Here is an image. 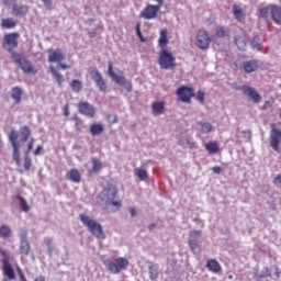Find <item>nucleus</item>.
Returning <instances> with one entry per match:
<instances>
[{
  "instance_id": "obj_1",
  "label": "nucleus",
  "mask_w": 281,
  "mask_h": 281,
  "mask_svg": "<svg viewBox=\"0 0 281 281\" xmlns=\"http://www.w3.org/2000/svg\"><path fill=\"white\" fill-rule=\"evenodd\" d=\"M9 142L11 143L12 146V159L15 161V166L18 167L16 171L20 175H23L24 172H29V170H32V158L30 157V153H32V149L34 148V144L36 139L31 138L26 151L24 154V159L23 164H21V147L23 146L22 142H19V133L14 130H12L9 133Z\"/></svg>"
},
{
  "instance_id": "obj_2",
  "label": "nucleus",
  "mask_w": 281,
  "mask_h": 281,
  "mask_svg": "<svg viewBox=\"0 0 281 281\" xmlns=\"http://www.w3.org/2000/svg\"><path fill=\"white\" fill-rule=\"evenodd\" d=\"M169 43L168 29H161L158 38V47L160 48L158 53V65L160 69H175L177 67V58L168 50Z\"/></svg>"
},
{
  "instance_id": "obj_3",
  "label": "nucleus",
  "mask_w": 281,
  "mask_h": 281,
  "mask_svg": "<svg viewBox=\"0 0 281 281\" xmlns=\"http://www.w3.org/2000/svg\"><path fill=\"white\" fill-rule=\"evenodd\" d=\"M79 218L87 227L88 232L94 236V238H99L100 240H104L106 238V235L104 234V228L102 227V224L98 223V221L91 218L89 215L81 213L79 215Z\"/></svg>"
},
{
  "instance_id": "obj_4",
  "label": "nucleus",
  "mask_w": 281,
  "mask_h": 281,
  "mask_svg": "<svg viewBox=\"0 0 281 281\" xmlns=\"http://www.w3.org/2000/svg\"><path fill=\"white\" fill-rule=\"evenodd\" d=\"M102 201H105L106 205H112L116 210H121L122 201L117 199V187L113 183H108L101 192Z\"/></svg>"
},
{
  "instance_id": "obj_5",
  "label": "nucleus",
  "mask_w": 281,
  "mask_h": 281,
  "mask_svg": "<svg viewBox=\"0 0 281 281\" xmlns=\"http://www.w3.org/2000/svg\"><path fill=\"white\" fill-rule=\"evenodd\" d=\"M103 265L106 267L110 273L119 276V273H122V271H126V269H128V265H131V262L124 257H119L114 261L104 260Z\"/></svg>"
},
{
  "instance_id": "obj_6",
  "label": "nucleus",
  "mask_w": 281,
  "mask_h": 281,
  "mask_svg": "<svg viewBox=\"0 0 281 281\" xmlns=\"http://www.w3.org/2000/svg\"><path fill=\"white\" fill-rule=\"evenodd\" d=\"M19 36H21V35L18 32L7 33L3 36L2 47H3V49H7V52H9V54H11V58H12V54H16V52H14V49H16V47H19Z\"/></svg>"
},
{
  "instance_id": "obj_7",
  "label": "nucleus",
  "mask_w": 281,
  "mask_h": 281,
  "mask_svg": "<svg viewBox=\"0 0 281 281\" xmlns=\"http://www.w3.org/2000/svg\"><path fill=\"white\" fill-rule=\"evenodd\" d=\"M12 59L19 65L24 74H31L33 76L37 74L38 70L30 63V60H27V58H25V56L19 53H12Z\"/></svg>"
},
{
  "instance_id": "obj_8",
  "label": "nucleus",
  "mask_w": 281,
  "mask_h": 281,
  "mask_svg": "<svg viewBox=\"0 0 281 281\" xmlns=\"http://www.w3.org/2000/svg\"><path fill=\"white\" fill-rule=\"evenodd\" d=\"M108 76H110V78H112L116 85L124 87L126 91H133V83L127 80L126 77L115 74V71H113V63L111 61L108 64Z\"/></svg>"
},
{
  "instance_id": "obj_9",
  "label": "nucleus",
  "mask_w": 281,
  "mask_h": 281,
  "mask_svg": "<svg viewBox=\"0 0 281 281\" xmlns=\"http://www.w3.org/2000/svg\"><path fill=\"white\" fill-rule=\"evenodd\" d=\"M210 43H212V37L205 29H199L195 35V46L199 49H209Z\"/></svg>"
},
{
  "instance_id": "obj_10",
  "label": "nucleus",
  "mask_w": 281,
  "mask_h": 281,
  "mask_svg": "<svg viewBox=\"0 0 281 281\" xmlns=\"http://www.w3.org/2000/svg\"><path fill=\"white\" fill-rule=\"evenodd\" d=\"M0 255L2 256L3 276H7L9 280H16V274L14 273V268H12V265L10 263L8 251L0 250Z\"/></svg>"
},
{
  "instance_id": "obj_11",
  "label": "nucleus",
  "mask_w": 281,
  "mask_h": 281,
  "mask_svg": "<svg viewBox=\"0 0 281 281\" xmlns=\"http://www.w3.org/2000/svg\"><path fill=\"white\" fill-rule=\"evenodd\" d=\"M180 102H184L186 104H190L192 102V98H194V88L188 86H181L176 91Z\"/></svg>"
},
{
  "instance_id": "obj_12",
  "label": "nucleus",
  "mask_w": 281,
  "mask_h": 281,
  "mask_svg": "<svg viewBox=\"0 0 281 281\" xmlns=\"http://www.w3.org/2000/svg\"><path fill=\"white\" fill-rule=\"evenodd\" d=\"M269 144L276 153L280 151L281 131H280V128L276 127V124L271 125V131H270V136H269Z\"/></svg>"
},
{
  "instance_id": "obj_13",
  "label": "nucleus",
  "mask_w": 281,
  "mask_h": 281,
  "mask_svg": "<svg viewBox=\"0 0 281 281\" xmlns=\"http://www.w3.org/2000/svg\"><path fill=\"white\" fill-rule=\"evenodd\" d=\"M78 113L85 115L86 117H95V106L87 101H80L77 104Z\"/></svg>"
},
{
  "instance_id": "obj_14",
  "label": "nucleus",
  "mask_w": 281,
  "mask_h": 281,
  "mask_svg": "<svg viewBox=\"0 0 281 281\" xmlns=\"http://www.w3.org/2000/svg\"><path fill=\"white\" fill-rule=\"evenodd\" d=\"M89 74L92 80L95 82L97 87H99V91L102 93H106V81L102 78V74H100L97 68H90Z\"/></svg>"
},
{
  "instance_id": "obj_15",
  "label": "nucleus",
  "mask_w": 281,
  "mask_h": 281,
  "mask_svg": "<svg viewBox=\"0 0 281 281\" xmlns=\"http://www.w3.org/2000/svg\"><path fill=\"white\" fill-rule=\"evenodd\" d=\"M240 89L245 95H249L250 100H252V102L255 104H260L262 97H260V93H258V91H256V89H254L249 86H241Z\"/></svg>"
},
{
  "instance_id": "obj_16",
  "label": "nucleus",
  "mask_w": 281,
  "mask_h": 281,
  "mask_svg": "<svg viewBox=\"0 0 281 281\" xmlns=\"http://www.w3.org/2000/svg\"><path fill=\"white\" fill-rule=\"evenodd\" d=\"M49 55H48V63H63L65 60V53L63 49L57 48L55 50L48 49Z\"/></svg>"
},
{
  "instance_id": "obj_17",
  "label": "nucleus",
  "mask_w": 281,
  "mask_h": 281,
  "mask_svg": "<svg viewBox=\"0 0 281 281\" xmlns=\"http://www.w3.org/2000/svg\"><path fill=\"white\" fill-rule=\"evenodd\" d=\"M66 179L72 181V183H80L82 181V173L76 168H72L66 172Z\"/></svg>"
},
{
  "instance_id": "obj_18",
  "label": "nucleus",
  "mask_w": 281,
  "mask_h": 281,
  "mask_svg": "<svg viewBox=\"0 0 281 281\" xmlns=\"http://www.w3.org/2000/svg\"><path fill=\"white\" fill-rule=\"evenodd\" d=\"M31 250H32V247L30 246V241L27 240V236L23 235L21 237L20 248H19V251H20L21 256H30Z\"/></svg>"
},
{
  "instance_id": "obj_19",
  "label": "nucleus",
  "mask_w": 281,
  "mask_h": 281,
  "mask_svg": "<svg viewBox=\"0 0 281 281\" xmlns=\"http://www.w3.org/2000/svg\"><path fill=\"white\" fill-rule=\"evenodd\" d=\"M206 269L211 271V273H221L223 271V268L221 267V263L216 259H209L206 261Z\"/></svg>"
},
{
  "instance_id": "obj_20",
  "label": "nucleus",
  "mask_w": 281,
  "mask_h": 281,
  "mask_svg": "<svg viewBox=\"0 0 281 281\" xmlns=\"http://www.w3.org/2000/svg\"><path fill=\"white\" fill-rule=\"evenodd\" d=\"M243 69L246 74H254V71L258 70V60H247L243 63Z\"/></svg>"
},
{
  "instance_id": "obj_21",
  "label": "nucleus",
  "mask_w": 281,
  "mask_h": 281,
  "mask_svg": "<svg viewBox=\"0 0 281 281\" xmlns=\"http://www.w3.org/2000/svg\"><path fill=\"white\" fill-rule=\"evenodd\" d=\"M166 110V102L155 101L151 103V113L153 115H161Z\"/></svg>"
},
{
  "instance_id": "obj_22",
  "label": "nucleus",
  "mask_w": 281,
  "mask_h": 281,
  "mask_svg": "<svg viewBox=\"0 0 281 281\" xmlns=\"http://www.w3.org/2000/svg\"><path fill=\"white\" fill-rule=\"evenodd\" d=\"M12 12L15 16H25L27 12H30V7L22 4V5H16V2L12 4Z\"/></svg>"
},
{
  "instance_id": "obj_23",
  "label": "nucleus",
  "mask_w": 281,
  "mask_h": 281,
  "mask_svg": "<svg viewBox=\"0 0 281 281\" xmlns=\"http://www.w3.org/2000/svg\"><path fill=\"white\" fill-rule=\"evenodd\" d=\"M233 15L239 23L245 21V11H243V8H240L238 4L233 5Z\"/></svg>"
},
{
  "instance_id": "obj_24",
  "label": "nucleus",
  "mask_w": 281,
  "mask_h": 281,
  "mask_svg": "<svg viewBox=\"0 0 281 281\" xmlns=\"http://www.w3.org/2000/svg\"><path fill=\"white\" fill-rule=\"evenodd\" d=\"M11 98L14 100L15 104H21V100L23 98V89L13 87L11 90Z\"/></svg>"
},
{
  "instance_id": "obj_25",
  "label": "nucleus",
  "mask_w": 281,
  "mask_h": 281,
  "mask_svg": "<svg viewBox=\"0 0 281 281\" xmlns=\"http://www.w3.org/2000/svg\"><path fill=\"white\" fill-rule=\"evenodd\" d=\"M271 16H272V21H274V23L277 25L281 24V8L278 5H272L271 7Z\"/></svg>"
},
{
  "instance_id": "obj_26",
  "label": "nucleus",
  "mask_w": 281,
  "mask_h": 281,
  "mask_svg": "<svg viewBox=\"0 0 281 281\" xmlns=\"http://www.w3.org/2000/svg\"><path fill=\"white\" fill-rule=\"evenodd\" d=\"M104 133V125L101 123H93L90 125V134L92 137H95V135H102Z\"/></svg>"
},
{
  "instance_id": "obj_27",
  "label": "nucleus",
  "mask_w": 281,
  "mask_h": 281,
  "mask_svg": "<svg viewBox=\"0 0 281 281\" xmlns=\"http://www.w3.org/2000/svg\"><path fill=\"white\" fill-rule=\"evenodd\" d=\"M20 135H22V139L20 142L25 144V142L32 137V130H30L27 125H24L20 128Z\"/></svg>"
},
{
  "instance_id": "obj_28",
  "label": "nucleus",
  "mask_w": 281,
  "mask_h": 281,
  "mask_svg": "<svg viewBox=\"0 0 281 281\" xmlns=\"http://www.w3.org/2000/svg\"><path fill=\"white\" fill-rule=\"evenodd\" d=\"M1 27L3 30H12V29L16 27V21H14L12 18L2 19Z\"/></svg>"
},
{
  "instance_id": "obj_29",
  "label": "nucleus",
  "mask_w": 281,
  "mask_h": 281,
  "mask_svg": "<svg viewBox=\"0 0 281 281\" xmlns=\"http://www.w3.org/2000/svg\"><path fill=\"white\" fill-rule=\"evenodd\" d=\"M10 236H12V228L7 224L1 225L0 238H3L5 240L7 238H10Z\"/></svg>"
},
{
  "instance_id": "obj_30",
  "label": "nucleus",
  "mask_w": 281,
  "mask_h": 281,
  "mask_svg": "<svg viewBox=\"0 0 281 281\" xmlns=\"http://www.w3.org/2000/svg\"><path fill=\"white\" fill-rule=\"evenodd\" d=\"M134 176L137 177L140 181H146L148 179V171L143 168H135Z\"/></svg>"
},
{
  "instance_id": "obj_31",
  "label": "nucleus",
  "mask_w": 281,
  "mask_h": 281,
  "mask_svg": "<svg viewBox=\"0 0 281 281\" xmlns=\"http://www.w3.org/2000/svg\"><path fill=\"white\" fill-rule=\"evenodd\" d=\"M204 148L211 155H216V153H218V143L217 142H209L205 144Z\"/></svg>"
},
{
  "instance_id": "obj_32",
  "label": "nucleus",
  "mask_w": 281,
  "mask_h": 281,
  "mask_svg": "<svg viewBox=\"0 0 281 281\" xmlns=\"http://www.w3.org/2000/svg\"><path fill=\"white\" fill-rule=\"evenodd\" d=\"M49 71L54 76L58 87H63V75H60V72H58V70L54 66L49 67Z\"/></svg>"
},
{
  "instance_id": "obj_33",
  "label": "nucleus",
  "mask_w": 281,
  "mask_h": 281,
  "mask_svg": "<svg viewBox=\"0 0 281 281\" xmlns=\"http://www.w3.org/2000/svg\"><path fill=\"white\" fill-rule=\"evenodd\" d=\"M71 121L75 122V131H77V133H80V131L85 128V122L82 121V119H80V116L74 115L71 117Z\"/></svg>"
},
{
  "instance_id": "obj_34",
  "label": "nucleus",
  "mask_w": 281,
  "mask_h": 281,
  "mask_svg": "<svg viewBox=\"0 0 281 281\" xmlns=\"http://www.w3.org/2000/svg\"><path fill=\"white\" fill-rule=\"evenodd\" d=\"M92 169L91 172L98 173L102 170V160L98 158H91Z\"/></svg>"
},
{
  "instance_id": "obj_35",
  "label": "nucleus",
  "mask_w": 281,
  "mask_h": 281,
  "mask_svg": "<svg viewBox=\"0 0 281 281\" xmlns=\"http://www.w3.org/2000/svg\"><path fill=\"white\" fill-rule=\"evenodd\" d=\"M70 87H71V90H72L75 93H80V91H82V81H81V80H78V79H74V80L70 82Z\"/></svg>"
},
{
  "instance_id": "obj_36",
  "label": "nucleus",
  "mask_w": 281,
  "mask_h": 281,
  "mask_svg": "<svg viewBox=\"0 0 281 281\" xmlns=\"http://www.w3.org/2000/svg\"><path fill=\"white\" fill-rule=\"evenodd\" d=\"M199 126L201 127L202 133H212V131H214V127L209 122H200Z\"/></svg>"
},
{
  "instance_id": "obj_37",
  "label": "nucleus",
  "mask_w": 281,
  "mask_h": 281,
  "mask_svg": "<svg viewBox=\"0 0 281 281\" xmlns=\"http://www.w3.org/2000/svg\"><path fill=\"white\" fill-rule=\"evenodd\" d=\"M215 36H217V38H225V36H227V29H225V26H217Z\"/></svg>"
},
{
  "instance_id": "obj_38",
  "label": "nucleus",
  "mask_w": 281,
  "mask_h": 281,
  "mask_svg": "<svg viewBox=\"0 0 281 281\" xmlns=\"http://www.w3.org/2000/svg\"><path fill=\"white\" fill-rule=\"evenodd\" d=\"M193 98H195L200 104H205V91L199 90L196 93H194Z\"/></svg>"
},
{
  "instance_id": "obj_39",
  "label": "nucleus",
  "mask_w": 281,
  "mask_h": 281,
  "mask_svg": "<svg viewBox=\"0 0 281 281\" xmlns=\"http://www.w3.org/2000/svg\"><path fill=\"white\" fill-rule=\"evenodd\" d=\"M18 199L20 201V209L22 210V212H30V205H27V201H25V198L19 195Z\"/></svg>"
},
{
  "instance_id": "obj_40",
  "label": "nucleus",
  "mask_w": 281,
  "mask_h": 281,
  "mask_svg": "<svg viewBox=\"0 0 281 281\" xmlns=\"http://www.w3.org/2000/svg\"><path fill=\"white\" fill-rule=\"evenodd\" d=\"M235 44L241 52H245V47H247V43L243 37H235Z\"/></svg>"
},
{
  "instance_id": "obj_41",
  "label": "nucleus",
  "mask_w": 281,
  "mask_h": 281,
  "mask_svg": "<svg viewBox=\"0 0 281 281\" xmlns=\"http://www.w3.org/2000/svg\"><path fill=\"white\" fill-rule=\"evenodd\" d=\"M265 278H271V269L265 268V272L261 274H257L258 280H265Z\"/></svg>"
},
{
  "instance_id": "obj_42",
  "label": "nucleus",
  "mask_w": 281,
  "mask_h": 281,
  "mask_svg": "<svg viewBox=\"0 0 281 281\" xmlns=\"http://www.w3.org/2000/svg\"><path fill=\"white\" fill-rule=\"evenodd\" d=\"M106 122H109V124H117V114H108Z\"/></svg>"
},
{
  "instance_id": "obj_43",
  "label": "nucleus",
  "mask_w": 281,
  "mask_h": 281,
  "mask_svg": "<svg viewBox=\"0 0 281 281\" xmlns=\"http://www.w3.org/2000/svg\"><path fill=\"white\" fill-rule=\"evenodd\" d=\"M46 10H54V1L53 0H41Z\"/></svg>"
},
{
  "instance_id": "obj_44",
  "label": "nucleus",
  "mask_w": 281,
  "mask_h": 281,
  "mask_svg": "<svg viewBox=\"0 0 281 281\" xmlns=\"http://www.w3.org/2000/svg\"><path fill=\"white\" fill-rule=\"evenodd\" d=\"M259 14L263 18L267 19L269 16V7H262L259 9Z\"/></svg>"
},
{
  "instance_id": "obj_45",
  "label": "nucleus",
  "mask_w": 281,
  "mask_h": 281,
  "mask_svg": "<svg viewBox=\"0 0 281 281\" xmlns=\"http://www.w3.org/2000/svg\"><path fill=\"white\" fill-rule=\"evenodd\" d=\"M189 247H190L191 251H194L196 249V247H199V243H196V239H190Z\"/></svg>"
},
{
  "instance_id": "obj_46",
  "label": "nucleus",
  "mask_w": 281,
  "mask_h": 281,
  "mask_svg": "<svg viewBox=\"0 0 281 281\" xmlns=\"http://www.w3.org/2000/svg\"><path fill=\"white\" fill-rule=\"evenodd\" d=\"M148 270H149V276H150L151 280H157V272H155V270H153V266H149Z\"/></svg>"
},
{
  "instance_id": "obj_47",
  "label": "nucleus",
  "mask_w": 281,
  "mask_h": 281,
  "mask_svg": "<svg viewBox=\"0 0 281 281\" xmlns=\"http://www.w3.org/2000/svg\"><path fill=\"white\" fill-rule=\"evenodd\" d=\"M128 212H130L132 218H135V216H137V209H135V206H130Z\"/></svg>"
},
{
  "instance_id": "obj_48",
  "label": "nucleus",
  "mask_w": 281,
  "mask_h": 281,
  "mask_svg": "<svg viewBox=\"0 0 281 281\" xmlns=\"http://www.w3.org/2000/svg\"><path fill=\"white\" fill-rule=\"evenodd\" d=\"M18 276L20 278V281H27V279L25 278V274L23 273V270H21V268H18Z\"/></svg>"
},
{
  "instance_id": "obj_49",
  "label": "nucleus",
  "mask_w": 281,
  "mask_h": 281,
  "mask_svg": "<svg viewBox=\"0 0 281 281\" xmlns=\"http://www.w3.org/2000/svg\"><path fill=\"white\" fill-rule=\"evenodd\" d=\"M212 172H214V175H221L223 172V168L215 166L212 168Z\"/></svg>"
},
{
  "instance_id": "obj_50",
  "label": "nucleus",
  "mask_w": 281,
  "mask_h": 281,
  "mask_svg": "<svg viewBox=\"0 0 281 281\" xmlns=\"http://www.w3.org/2000/svg\"><path fill=\"white\" fill-rule=\"evenodd\" d=\"M57 67L59 69H71V66H69L67 64H61L60 61L58 63Z\"/></svg>"
},
{
  "instance_id": "obj_51",
  "label": "nucleus",
  "mask_w": 281,
  "mask_h": 281,
  "mask_svg": "<svg viewBox=\"0 0 281 281\" xmlns=\"http://www.w3.org/2000/svg\"><path fill=\"white\" fill-rule=\"evenodd\" d=\"M4 5H14L16 3V0H2Z\"/></svg>"
},
{
  "instance_id": "obj_52",
  "label": "nucleus",
  "mask_w": 281,
  "mask_h": 281,
  "mask_svg": "<svg viewBox=\"0 0 281 281\" xmlns=\"http://www.w3.org/2000/svg\"><path fill=\"white\" fill-rule=\"evenodd\" d=\"M64 115L65 117H69L70 113H69V104H66L64 106Z\"/></svg>"
},
{
  "instance_id": "obj_53",
  "label": "nucleus",
  "mask_w": 281,
  "mask_h": 281,
  "mask_svg": "<svg viewBox=\"0 0 281 281\" xmlns=\"http://www.w3.org/2000/svg\"><path fill=\"white\" fill-rule=\"evenodd\" d=\"M41 153H43V147H42L41 145H38V146L36 147V149L34 150V155H35V156H38V155H41Z\"/></svg>"
},
{
  "instance_id": "obj_54",
  "label": "nucleus",
  "mask_w": 281,
  "mask_h": 281,
  "mask_svg": "<svg viewBox=\"0 0 281 281\" xmlns=\"http://www.w3.org/2000/svg\"><path fill=\"white\" fill-rule=\"evenodd\" d=\"M136 34H137V36H142V24L140 23H137V25H136Z\"/></svg>"
},
{
  "instance_id": "obj_55",
  "label": "nucleus",
  "mask_w": 281,
  "mask_h": 281,
  "mask_svg": "<svg viewBox=\"0 0 281 281\" xmlns=\"http://www.w3.org/2000/svg\"><path fill=\"white\" fill-rule=\"evenodd\" d=\"M136 34H137V36H142V24L140 23H137V25H136Z\"/></svg>"
},
{
  "instance_id": "obj_56",
  "label": "nucleus",
  "mask_w": 281,
  "mask_h": 281,
  "mask_svg": "<svg viewBox=\"0 0 281 281\" xmlns=\"http://www.w3.org/2000/svg\"><path fill=\"white\" fill-rule=\"evenodd\" d=\"M273 183H274L276 186H281V175H278V176L274 178Z\"/></svg>"
},
{
  "instance_id": "obj_57",
  "label": "nucleus",
  "mask_w": 281,
  "mask_h": 281,
  "mask_svg": "<svg viewBox=\"0 0 281 281\" xmlns=\"http://www.w3.org/2000/svg\"><path fill=\"white\" fill-rule=\"evenodd\" d=\"M155 227H157V224L155 223L148 225V229L150 231L155 229Z\"/></svg>"
},
{
  "instance_id": "obj_58",
  "label": "nucleus",
  "mask_w": 281,
  "mask_h": 281,
  "mask_svg": "<svg viewBox=\"0 0 281 281\" xmlns=\"http://www.w3.org/2000/svg\"><path fill=\"white\" fill-rule=\"evenodd\" d=\"M138 38H139V41L142 42V43H146V38H144V35L142 34L140 36H138Z\"/></svg>"
},
{
  "instance_id": "obj_59",
  "label": "nucleus",
  "mask_w": 281,
  "mask_h": 281,
  "mask_svg": "<svg viewBox=\"0 0 281 281\" xmlns=\"http://www.w3.org/2000/svg\"><path fill=\"white\" fill-rule=\"evenodd\" d=\"M34 281H45V277L41 276V277L36 278Z\"/></svg>"
},
{
  "instance_id": "obj_60",
  "label": "nucleus",
  "mask_w": 281,
  "mask_h": 281,
  "mask_svg": "<svg viewBox=\"0 0 281 281\" xmlns=\"http://www.w3.org/2000/svg\"><path fill=\"white\" fill-rule=\"evenodd\" d=\"M233 278H234L233 276H228V280H233Z\"/></svg>"
},
{
  "instance_id": "obj_61",
  "label": "nucleus",
  "mask_w": 281,
  "mask_h": 281,
  "mask_svg": "<svg viewBox=\"0 0 281 281\" xmlns=\"http://www.w3.org/2000/svg\"><path fill=\"white\" fill-rule=\"evenodd\" d=\"M89 34H90L91 38H93V33H89Z\"/></svg>"
}]
</instances>
